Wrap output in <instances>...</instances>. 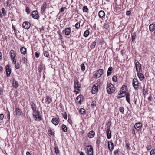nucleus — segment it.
<instances>
[{
	"mask_svg": "<svg viewBox=\"0 0 155 155\" xmlns=\"http://www.w3.org/2000/svg\"><path fill=\"white\" fill-rule=\"evenodd\" d=\"M131 12L130 11H127L126 12V15L128 16L130 15Z\"/></svg>",
	"mask_w": 155,
	"mask_h": 155,
	"instance_id": "69168bd1",
	"label": "nucleus"
},
{
	"mask_svg": "<svg viewBox=\"0 0 155 155\" xmlns=\"http://www.w3.org/2000/svg\"><path fill=\"white\" fill-rule=\"evenodd\" d=\"M23 27L25 29H28L30 27V24L28 22H24L22 24Z\"/></svg>",
	"mask_w": 155,
	"mask_h": 155,
	"instance_id": "9b49d317",
	"label": "nucleus"
},
{
	"mask_svg": "<svg viewBox=\"0 0 155 155\" xmlns=\"http://www.w3.org/2000/svg\"><path fill=\"white\" fill-rule=\"evenodd\" d=\"M125 88L126 87L125 86H123L120 90H121V91L125 90V89H126Z\"/></svg>",
	"mask_w": 155,
	"mask_h": 155,
	"instance_id": "e2e57ef3",
	"label": "nucleus"
},
{
	"mask_svg": "<svg viewBox=\"0 0 155 155\" xmlns=\"http://www.w3.org/2000/svg\"><path fill=\"white\" fill-rule=\"evenodd\" d=\"M10 56L11 59L15 58L16 56V53L15 51L13 50H12L10 51Z\"/></svg>",
	"mask_w": 155,
	"mask_h": 155,
	"instance_id": "aec40b11",
	"label": "nucleus"
},
{
	"mask_svg": "<svg viewBox=\"0 0 155 155\" xmlns=\"http://www.w3.org/2000/svg\"><path fill=\"white\" fill-rule=\"evenodd\" d=\"M5 4L7 7H10L11 5V4L8 1H6L5 2Z\"/></svg>",
	"mask_w": 155,
	"mask_h": 155,
	"instance_id": "79ce46f5",
	"label": "nucleus"
},
{
	"mask_svg": "<svg viewBox=\"0 0 155 155\" xmlns=\"http://www.w3.org/2000/svg\"><path fill=\"white\" fill-rule=\"evenodd\" d=\"M106 133L107 134V138L109 139L111 138V132L110 129H108L107 130Z\"/></svg>",
	"mask_w": 155,
	"mask_h": 155,
	"instance_id": "412c9836",
	"label": "nucleus"
},
{
	"mask_svg": "<svg viewBox=\"0 0 155 155\" xmlns=\"http://www.w3.org/2000/svg\"><path fill=\"white\" fill-rule=\"evenodd\" d=\"M106 89L107 93L109 94H111L115 91L114 86L111 83H110L107 85Z\"/></svg>",
	"mask_w": 155,
	"mask_h": 155,
	"instance_id": "f03ea898",
	"label": "nucleus"
},
{
	"mask_svg": "<svg viewBox=\"0 0 155 155\" xmlns=\"http://www.w3.org/2000/svg\"><path fill=\"white\" fill-rule=\"evenodd\" d=\"M103 69H100L97 71L95 74L94 76L97 78L100 77L101 76L102 74L103 71Z\"/></svg>",
	"mask_w": 155,
	"mask_h": 155,
	"instance_id": "20e7f679",
	"label": "nucleus"
},
{
	"mask_svg": "<svg viewBox=\"0 0 155 155\" xmlns=\"http://www.w3.org/2000/svg\"><path fill=\"white\" fill-rule=\"evenodd\" d=\"M11 59L12 60V62L13 64H16V61L15 58H14L13 59L12 58Z\"/></svg>",
	"mask_w": 155,
	"mask_h": 155,
	"instance_id": "4d7b16f0",
	"label": "nucleus"
},
{
	"mask_svg": "<svg viewBox=\"0 0 155 155\" xmlns=\"http://www.w3.org/2000/svg\"><path fill=\"white\" fill-rule=\"evenodd\" d=\"M20 51L22 54L25 55L26 52V49L25 48L22 47L20 48Z\"/></svg>",
	"mask_w": 155,
	"mask_h": 155,
	"instance_id": "393cba45",
	"label": "nucleus"
},
{
	"mask_svg": "<svg viewBox=\"0 0 155 155\" xmlns=\"http://www.w3.org/2000/svg\"><path fill=\"white\" fill-rule=\"evenodd\" d=\"M108 147L109 150L112 151L114 148L113 143L111 141H109L108 142Z\"/></svg>",
	"mask_w": 155,
	"mask_h": 155,
	"instance_id": "4468645a",
	"label": "nucleus"
},
{
	"mask_svg": "<svg viewBox=\"0 0 155 155\" xmlns=\"http://www.w3.org/2000/svg\"><path fill=\"white\" fill-rule=\"evenodd\" d=\"M59 119L58 116L55 118H53L51 120L52 123L56 126L59 124Z\"/></svg>",
	"mask_w": 155,
	"mask_h": 155,
	"instance_id": "0eeeda50",
	"label": "nucleus"
},
{
	"mask_svg": "<svg viewBox=\"0 0 155 155\" xmlns=\"http://www.w3.org/2000/svg\"><path fill=\"white\" fill-rule=\"evenodd\" d=\"M22 61L23 63H25L27 61V59L25 57H23L22 58Z\"/></svg>",
	"mask_w": 155,
	"mask_h": 155,
	"instance_id": "ea45409f",
	"label": "nucleus"
},
{
	"mask_svg": "<svg viewBox=\"0 0 155 155\" xmlns=\"http://www.w3.org/2000/svg\"><path fill=\"white\" fill-rule=\"evenodd\" d=\"M15 111L16 115L18 116H21L22 114L21 110L18 108H16Z\"/></svg>",
	"mask_w": 155,
	"mask_h": 155,
	"instance_id": "dca6fc26",
	"label": "nucleus"
},
{
	"mask_svg": "<svg viewBox=\"0 0 155 155\" xmlns=\"http://www.w3.org/2000/svg\"><path fill=\"white\" fill-rule=\"evenodd\" d=\"M149 30L151 31H153L155 30V24H152L149 25Z\"/></svg>",
	"mask_w": 155,
	"mask_h": 155,
	"instance_id": "5701e85b",
	"label": "nucleus"
},
{
	"mask_svg": "<svg viewBox=\"0 0 155 155\" xmlns=\"http://www.w3.org/2000/svg\"><path fill=\"white\" fill-rule=\"evenodd\" d=\"M35 57L36 58H38L39 57V54L37 52H36L35 53Z\"/></svg>",
	"mask_w": 155,
	"mask_h": 155,
	"instance_id": "680f3d73",
	"label": "nucleus"
},
{
	"mask_svg": "<svg viewBox=\"0 0 155 155\" xmlns=\"http://www.w3.org/2000/svg\"><path fill=\"white\" fill-rule=\"evenodd\" d=\"M136 36V35L135 33L132 34V41L133 42H134L135 40Z\"/></svg>",
	"mask_w": 155,
	"mask_h": 155,
	"instance_id": "4c0bfd02",
	"label": "nucleus"
},
{
	"mask_svg": "<svg viewBox=\"0 0 155 155\" xmlns=\"http://www.w3.org/2000/svg\"><path fill=\"white\" fill-rule=\"evenodd\" d=\"M63 117L65 119H67V114L66 112H64L63 114Z\"/></svg>",
	"mask_w": 155,
	"mask_h": 155,
	"instance_id": "603ef678",
	"label": "nucleus"
},
{
	"mask_svg": "<svg viewBox=\"0 0 155 155\" xmlns=\"http://www.w3.org/2000/svg\"><path fill=\"white\" fill-rule=\"evenodd\" d=\"M135 67L137 72H140L142 71L141 64L139 62L137 61L136 63Z\"/></svg>",
	"mask_w": 155,
	"mask_h": 155,
	"instance_id": "6e6552de",
	"label": "nucleus"
},
{
	"mask_svg": "<svg viewBox=\"0 0 155 155\" xmlns=\"http://www.w3.org/2000/svg\"><path fill=\"white\" fill-rule=\"evenodd\" d=\"M6 74L7 77H9L10 75L11 70L10 68L9 65H7L6 67Z\"/></svg>",
	"mask_w": 155,
	"mask_h": 155,
	"instance_id": "f8f14e48",
	"label": "nucleus"
},
{
	"mask_svg": "<svg viewBox=\"0 0 155 155\" xmlns=\"http://www.w3.org/2000/svg\"><path fill=\"white\" fill-rule=\"evenodd\" d=\"M118 150H115V151H114V153L115 155L117 154L118 155Z\"/></svg>",
	"mask_w": 155,
	"mask_h": 155,
	"instance_id": "774afa93",
	"label": "nucleus"
},
{
	"mask_svg": "<svg viewBox=\"0 0 155 155\" xmlns=\"http://www.w3.org/2000/svg\"><path fill=\"white\" fill-rule=\"evenodd\" d=\"M68 121L70 124L72 123V120L71 118H68Z\"/></svg>",
	"mask_w": 155,
	"mask_h": 155,
	"instance_id": "0e129e2a",
	"label": "nucleus"
},
{
	"mask_svg": "<svg viewBox=\"0 0 155 155\" xmlns=\"http://www.w3.org/2000/svg\"><path fill=\"white\" fill-rule=\"evenodd\" d=\"M55 152L56 154H58L59 153V150L58 148H55Z\"/></svg>",
	"mask_w": 155,
	"mask_h": 155,
	"instance_id": "bf43d9fd",
	"label": "nucleus"
},
{
	"mask_svg": "<svg viewBox=\"0 0 155 155\" xmlns=\"http://www.w3.org/2000/svg\"><path fill=\"white\" fill-rule=\"evenodd\" d=\"M83 11L84 12H86L88 11V8L86 6H84L83 8Z\"/></svg>",
	"mask_w": 155,
	"mask_h": 155,
	"instance_id": "e433bc0d",
	"label": "nucleus"
},
{
	"mask_svg": "<svg viewBox=\"0 0 155 155\" xmlns=\"http://www.w3.org/2000/svg\"><path fill=\"white\" fill-rule=\"evenodd\" d=\"M150 155H155V150H151Z\"/></svg>",
	"mask_w": 155,
	"mask_h": 155,
	"instance_id": "09e8293b",
	"label": "nucleus"
},
{
	"mask_svg": "<svg viewBox=\"0 0 155 155\" xmlns=\"http://www.w3.org/2000/svg\"><path fill=\"white\" fill-rule=\"evenodd\" d=\"M26 12L28 14H29L30 13L29 9L28 7L26 8Z\"/></svg>",
	"mask_w": 155,
	"mask_h": 155,
	"instance_id": "052dcab7",
	"label": "nucleus"
},
{
	"mask_svg": "<svg viewBox=\"0 0 155 155\" xmlns=\"http://www.w3.org/2000/svg\"><path fill=\"white\" fill-rule=\"evenodd\" d=\"M74 87L75 89L78 90H79V89L80 87V85L79 84L78 81L76 80L74 81Z\"/></svg>",
	"mask_w": 155,
	"mask_h": 155,
	"instance_id": "2eb2a0df",
	"label": "nucleus"
},
{
	"mask_svg": "<svg viewBox=\"0 0 155 155\" xmlns=\"http://www.w3.org/2000/svg\"><path fill=\"white\" fill-rule=\"evenodd\" d=\"M137 76L140 80L141 81L143 79L144 76L142 73L140 72H138L137 73Z\"/></svg>",
	"mask_w": 155,
	"mask_h": 155,
	"instance_id": "c85d7f7f",
	"label": "nucleus"
},
{
	"mask_svg": "<svg viewBox=\"0 0 155 155\" xmlns=\"http://www.w3.org/2000/svg\"><path fill=\"white\" fill-rule=\"evenodd\" d=\"M126 148L128 150H130L129 144L128 143H126Z\"/></svg>",
	"mask_w": 155,
	"mask_h": 155,
	"instance_id": "6e6d98bb",
	"label": "nucleus"
},
{
	"mask_svg": "<svg viewBox=\"0 0 155 155\" xmlns=\"http://www.w3.org/2000/svg\"><path fill=\"white\" fill-rule=\"evenodd\" d=\"M100 142H101V141H100V139L99 138L97 139V140H96V143H97L99 144V143H100Z\"/></svg>",
	"mask_w": 155,
	"mask_h": 155,
	"instance_id": "338daca9",
	"label": "nucleus"
},
{
	"mask_svg": "<svg viewBox=\"0 0 155 155\" xmlns=\"http://www.w3.org/2000/svg\"><path fill=\"white\" fill-rule=\"evenodd\" d=\"M46 101L48 104H50L52 102V99L49 96H47Z\"/></svg>",
	"mask_w": 155,
	"mask_h": 155,
	"instance_id": "c756f323",
	"label": "nucleus"
},
{
	"mask_svg": "<svg viewBox=\"0 0 155 155\" xmlns=\"http://www.w3.org/2000/svg\"><path fill=\"white\" fill-rule=\"evenodd\" d=\"M44 67H43L42 65L41 64L38 67V71L40 73L41 72L42 70L44 69Z\"/></svg>",
	"mask_w": 155,
	"mask_h": 155,
	"instance_id": "72a5a7b5",
	"label": "nucleus"
},
{
	"mask_svg": "<svg viewBox=\"0 0 155 155\" xmlns=\"http://www.w3.org/2000/svg\"><path fill=\"white\" fill-rule=\"evenodd\" d=\"M127 94L126 93L125 90L121 91L120 90L118 93V95H121V96H118V98H120L124 97Z\"/></svg>",
	"mask_w": 155,
	"mask_h": 155,
	"instance_id": "9d476101",
	"label": "nucleus"
},
{
	"mask_svg": "<svg viewBox=\"0 0 155 155\" xmlns=\"http://www.w3.org/2000/svg\"><path fill=\"white\" fill-rule=\"evenodd\" d=\"M85 67L83 64H81V69L82 71H84L85 70Z\"/></svg>",
	"mask_w": 155,
	"mask_h": 155,
	"instance_id": "c03bdc74",
	"label": "nucleus"
},
{
	"mask_svg": "<svg viewBox=\"0 0 155 155\" xmlns=\"http://www.w3.org/2000/svg\"><path fill=\"white\" fill-rule=\"evenodd\" d=\"M146 148L147 150H150L151 148V145H148L147 146Z\"/></svg>",
	"mask_w": 155,
	"mask_h": 155,
	"instance_id": "5fc2aeb1",
	"label": "nucleus"
},
{
	"mask_svg": "<svg viewBox=\"0 0 155 155\" xmlns=\"http://www.w3.org/2000/svg\"><path fill=\"white\" fill-rule=\"evenodd\" d=\"M108 27V25L107 24H105L104 26V28H105L106 29H107Z\"/></svg>",
	"mask_w": 155,
	"mask_h": 155,
	"instance_id": "864d4df0",
	"label": "nucleus"
},
{
	"mask_svg": "<svg viewBox=\"0 0 155 155\" xmlns=\"http://www.w3.org/2000/svg\"><path fill=\"white\" fill-rule=\"evenodd\" d=\"M61 127L62 130L64 132H66L67 131V128L66 125L64 124H62Z\"/></svg>",
	"mask_w": 155,
	"mask_h": 155,
	"instance_id": "2f4dec72",
	"label": "nucleus"
},
{
	"mask_svg": "<svg viewBox=\"0 0 155 155\" xmlns=\"http://www.w3.org/2000/svg\"><path fill=\"white\" fill-rule=\"evenodd\" d=\"M43 54L46 57H48L49 55L48 52L47 51H44Z\"/></svg>",
	"mask_w": 155,
	"mask_h": 155,
	"instance_id": "37998d69",
	"label": "nucleus"
},
{
	"mask_svg": "<svg viewBox=\"0 0 155 155\" xmlns=\"http://www.w3.org/2000/svg\"><path fill=\"white\" fill-rule=\"evenodd\" d=\"M97 84H94L92 86L91 92L93 94H94L96 93L98 90V87Z\"/></svg>",
	"mask_w": 155,
	"mask_h": 155,
	"instance_id": "39448f33",
	"label": "nucleus"
},
{
	"mask_svg": "<svg viewBox=\"0 0 155 155\" xmlns=\"http://www.w3.org/2000/svg\"><path fill=\"white\" fill-rule=\"evenodd\" d=\"M112 80L114 82L117 81V77L115 76H113L112 77Z\"/></svg>",
	"mask_w": 155,
	"mask_h": 155,
	"instance_id": "8fccbe9b",
	"label": "nucleus"
},
{
	"mask_svg": "<svg viewBox=\"0 0 155 155\" xmlns=\"http://www.w3.org/2000/svg\"><path fill=\"white\" fill-rule=\"evenodd\" d=\"M33 116L36 121H39L42 120V118L40 115L39 112L38 111H34Z\"/></svg>",
	"mask_w": 155,
	"mask_h": 155,
	"instance_id": "f257e3e1",
	"label": "nucleus"
},
{
	"mask_svg": "<svg viewBox=\"0 0 155 155\" xmlns=\"http://www.w3.org/2000/svg\"><path fill=\"white\" fill-rule=\"evenodd\" d=\"M4 116L3 114H0V120H3L4 118Z\"/></svg>",
	"mask_w": 155,
	"mask_h": 155,
	"instance_id": "13d9d810",
	"label": "nucleus"
},
{
	"mask_svg": "<svg viewBox=\"0 0 155 155\" xmlns=\"http://www.w3.org/2000/svg\"><path fill=\"white\" fill-rule=\"evenodd\" d=\"M85 148L86 153L87 155H93V150L92 146L91 145L86 146Z\"/></svg>",
	"mask_w": 155,
	"mask_h": 155,
	"instance_id": "7ed1b4c3",
	"label": "nucleus"
},
{
	"mask_svg": "<svg viewBox=\"0 0 155 155\" xmlns=\"http://www.w3.org/2000/svg\"><path fill=\"white\" fill-rule=\"evenodd\" d=\"M31 107L33 110V112L36 111V106L34 103L33 102H31Z\"/></svg>",
	"mask_w": 155,
	"mask_h": 155,
	"instance_id": "a878e982",
	"label": "nucleus"
},
{
	"mask_svg": "<svg viewBox=\"0 0 155 155\" xmlns=\"http://www.w3.org/2000/svg\"><path fill=\"white\" fill-rule=\"evenodd\" d=\"M75 26L77 29H79V28L80 27V24L78 22L76 23L75 25Z\"/></svg>",
	"mask_w": 155,
	"mask_h": 155,
	"instance_id": "49530a36",
	"label": "nucleus"
},
{
	"mask_svg": "<svg viewBox=\"0 0 155 155\" xmlns=\"http://www.w3.org/2000/svg\"><path fill=\"white\" fill-rule=\"evenodd\" d=\"M143 93L145 95H147L148 94V91L147 88H145L144 86L143 89Z\"/></svg>",
	"mask_w": 155,
	"mask_h": 155,
	"instance_id": "cd10ccee",
	"label": "nucleus"
},
{
	"mask_svg": "<svg viewBox=\"0 0 155 155\" xmlns=\"http://www.w3.org/2000/svg\"><path fill=\"white\" fill-rule=\"evenodd\" d=\"M2 14L4 15H6V12H5V10L4 8H2L1 9Z\"/></svg>",
	"mask_w": 155,
	"mask_h": 155,
	"instance_id": "3c124183",
	"label": "nucleus"
},
{
	"mask_svg": "<svg viewBox=\"0 0 155 155\" xmlns=\"http://www.w3.org/2000/svg\"><path fill=\"white\" fill-rule=\"evenodd\" d=\"M95 135V132L93 131H89L88 134V137L90 138L93 137Z\"/></svg>",
	"mask_w": 155,
	"mask_h": 155,
	"instance_id": "f3484780",
	"label": "nucleus"
},
{
	"mask_svg": "<svg viewBox=\"0 0 155 155\" xmlns=\"http://www.w3.org/2000/svg\"><path fill=\"white\" fill-rule=\"evenodd\" d=\"M12 86L16 88L18 86V84L17 81L13 80L12 83Z\"/></svg>",
	"mask_w": 155,
	"mask_h": 155,
	"instance_id": "4be33fe9",
	"label": "nucleus"
},
{
	"mask_svg": "<svg viewBox=\"0 0 155 155\" xmlns=\"http://www.w3.org/2000/svg\"><path fill=\"white\" fill-rule=\"evenodd\" d=\"M106 125L107 126V127L108 128V129H110V127L111 125V123L108 122L106 124Z\"/></svg>",
	"mask_w": 155,
	"mask_h": 155,
	"instance_id": "58836bf2",
	"label": "nucleus"
},
{
	"mask_svg": "<svg viewBox=\"0 0 155 155\" xmlns=\"http://www.w3.org/2000/svg\"><path fill=\"white\" fill-rule=\"evenodd\" d=\"M124 108L123 107H120L119 108V110L120 111L121 113H123L124 112Z\"/></svg>",
	"mask_w": 155,
	"mask_h": 155,
	"instance_id": "de8ad7c7",
	"label": "nucleus"
},
{
	"mask_svg": "<svg viewBox=\"0 0 155 155\" xmlns=\"http://www.w3.org/2000/svg\"><path fill=\"white\" fill-rule=\"evenodd\" d=\"M96 105V102L95 101H93L92 102L91 104V107L93 108L95 107Z\"/></svg>",
	"mask_w": 155,
	"mask_h": 155,
	"instance_id": "a19ab883",
	"label": "nucleus"
},
{
	"mask_svg": "<svg viewBox=\"0 0 155 155\" xmlns=\"http://www.w3.org/2000/svg\"><path fill=\"white\" fill-rule=\"evenodd\" d=\"M126 98L127 101L129 103H130V95L129 93H127L126 95Z\"/></svg>",
	"mask_w": 155,
	"mask_h": 155,
	"instance_id": "7c9ffc66",
	"label": "nucleus"
},
{
	"mask_svg": "<svg viewBox=\"0 0 155 155\" xmlns=\"http://www.w3.org/2000/svg\"><path fill=\"white\" fill-rule=\"evenodd\" d=\"M142 127V124L140 123H136L134 125V128L137 130H139Z\"/></svg>",
	"mask_w": 155,
	"mask_h": 155,
	"instance_id": "ddd939ff",
	"label": "nucleus"
},
{
	"mask_svg": "<svg viewBox=\"0 0 155 155\" xmlns=\"http://www.w3.org/2000/svg\"><path fill=\"white\" fill-rule=\"evenodd\" d=\"M96 42L95 41H94L91 44L90 46V47L91 48H94L95 46L96 45Z\"/></svg>",
	"mask_w": 155,
	"mask_h": 155,
	"instance_id": "c9c22d12",
	"label": "nucleus"
},
{
	"mask_svg": "<svg viewBox=\"0 0 155 155\" xmlns=\"http://www.w3.org/2000/svg\"><path fill=\"white\" fill-rule=\"evenodd\" d=\"M89 34V31L88 30H86L84 33V35L85 37H87Z\"/></svg>",
	"mask_w": 155,
	"mask_h": 155,
	"instance_id": "473e14b6",
	"label": "nucleus"
},
{
	"mask_svg": "<svg viewBox=\"0 0 155 155\" xmlns=\"http://www.w3.org/2000/svg\"><path fill=\"white\" fill-rule=\"evenodd\" d=\"M98 15L99 17L102 18L105 16V12L102 11H100L98 13Z\"/></svg>",
	"mask_w": 155,
	"mask_h": 155,
	"instance_id": "b1692460",
	"label": "nucleus"
},
{
	"mask_svg": "<svg viewBox=\"0 0 155 155\" xmlns=\"http://www.w3.org/2000/svg\"><path fill=\"white\" fill-rule=\"evenodd\" d=\"M47 4L46 2H44L43 4L41 7V12L42 13H43L46 9V7Z\"/></svg>",
	"mask_w": 155,
	"mask_h": 155,
	"instance_id": "a211bd4d",
	"label": "nucleus"
},
{
	"mask_svg": "<svg viewBox=\"0 0 155 155\" xmlns=\"http://www.w3.org/2000/svg\"><path fill=\"white\" fill-rule=\"evenodd\" d=\"M71 32V29L69 28H66L64 30L65 34L67 36L69 35Z\"/></svg>",
	"mask_w": 155,
	"mask_h": 155,
	"instance_id": "6ab92c4d",
	"label": "nucleus"
},
{
	"mask_svg": "<svg viewBox=\"0 0 155 155\" xmlns=\"http://www.w3.org/2000/svg\"><path fill=\"white\" fill-rule=\"evenodd\" d=\"M133 86L135 89H137L138 87V82L137 79L136 78H134L132 82Z\"/></svg>",
	"mask_w": 155,
	"mask_h": 155,
	"instance_id": "423d86ee",
	"label": "nucleus"
},
{
	"mask_svg": "<svg viewBox=\"0 0 155 155\" xmlns=\"http://www.w3.org/2000/svg\"><path fill=\"white\" fill-rule=\"evenodd\" d=\"M113 69L112 67H110L108 69V71H107V75L108 76H109L111 74V71Z\"/></svg>",
	"mask_w": 155,
	"mask_h": 155,
	"instance_id": "bb28decb",
	"label": "nucleus"
},
{
	"mask_svg": "<svg viewBox=\"0 0 155 155\" xmlns=\"http://www.w3.org/2000/svg\"><path fill=\"white\" fill-rule=\"evenodd\" d=\"M79 112L82 114H84L85 112V110L84 109L81 108L79 110Z\"/></svg>",
	"mask_w": 155,
	"mask_h": 155,
	"instance_id": "f704fd0d",
	"label": "nucleus"
},
{
	"mask_svg": "<svg viewBox=\"0 0 155 155\" xmlns=\"http://www.w3.org/2000/svg\"><path fill=\"white\" fill-rule=\"evenodd\" d=\"M32 17L34 19H37L39 17L38 12L37 11H34L31 14Z\"/></svg>",
	"mask_w": 155,
	"mask_h": 155,
	"instance_id": "1a4fd4ad",
	"label": "nucleus"
},
{
	"mask_svg": "<svg viewBox=\"0 0 155 155\" xmlns=\"http://www.w3.org/2000/svg\"><path fill=\"white\" fill-rule=\"evenodd\" d=\"M15 67L17 69H18L20 68V65L19 63H17L15 64Z\"/></svg>",
	"mask_w": 155,
	"mask_h": 155,
	"instance_id": "a18cd8bd",
	"label": "nucleus"
}]
</instances>
